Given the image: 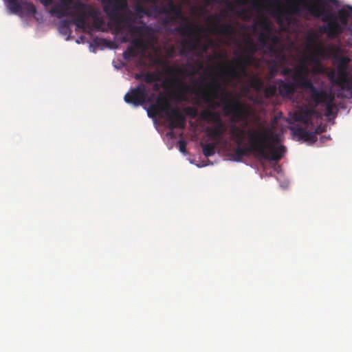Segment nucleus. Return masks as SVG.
I'll return each mask as SVG.
<instances>
[{
  "instance_id": "f257e3e1",
  "label": "nucleus",
  "mask_w": 352,
  "mask_h": 352,
  "mask_svg": "<svg viewBox=\"0 0 352 352\" xmlns=\"http://www.w3.org/2000/svg\"><path fill=\"white\" fill-rule=\"evenodd\" d=\"M230 133L237 146L233 150V157L241 161L249 153H253L262 159L278 162L283 157L285 147L276 146L272 129L263 124L250 128L247 131L236 125H232Z\"/></svg>"
},
{
  "instance_id": "f03ea898",
  "label": "nucleus",
  "mask_w": 352,
  "mask_h": 352,
  "mask_svg": "<svg viewBox=\"0 0 352 352\" xmlns=\"http://www.w3.org/2000/svg\"><path fill=\"white\" fill-rule=\"evenodd\" d=\"M302 11H307L312 16L321 18L323 22L329 23L330 38L339 37L346 30L338 20L336 13L327 9L323 0H295L289 7V12L300 15Z\"/></svg>"
},
{
  "instance_id": "7ed1b4c3",
  "label": "nucleus",
  "mask_w": 352,
  "mask_h": 352,
  "mask_svg": "<svg viewBox=\"0 0 352 352\" xmlns=\"http://www.w3.org/2000/svg\"><path fill=\"white\" fill-rule=\"evenodd\" d=\"M173 87L179 89L177 94V100L180 102L187 101V94L193 93L200 97L202 101L211 109L214 110L220 107L221 104L216 100L219 97L221 90V84L217 78H212L208 82L201 80L196 82L195 86H191L182 82L179 78H175V84Z\"/></svg>"
},
{
  "instance_id": "20e7f679",
  "label": "nucleus",
  "mask_w": 352,
  "mask_h": 352,
  "mask_svg": "<svg viewBox=\"0 0 352 352\" xmlns=\"http://www.w3.org/2000/svg\"><path fill=\"white\" fill-rule=\"evenodd\" d=\"M147 113L150 117H155L160 113H164L171 129L185 127V116L179 109L171 108L168 99L163 93H160L155 102L149 105Z\"/></svg>"
},
{
  "instance_id": "39448f33",
  "label": "nucleus",
  "mask_w": 352,
  "mask_h": 352,
  "mask_svg": "<svg viewBox=\"0 0 352 352\" xmlns=\"http://www.w3.org/2000/svg\"><path fill=\"white\" fill-rule=\"evenodd\" d=\"M316 113V110L313 109H303L294 113V120L297 122H300L304 125L302 126L297 124L291 129L293 135L297 137L299 140L314 143L316 141L317 135L322 132L320 126L317 127L314 132L307 131L308 128L312 129L314 127L311 119L312 116Z\"/></svg>"
},
{
  "instance_id": "423d86ee",
  "label": "nucleus",
  "mask_w": 352,
  "mask_h": 352,
  "mask_svg": "<svg viewBox=\"0 0 352 352\" xmlns=\"http://www.w3.org/2000/svg\"><path fill=\"white\" fill-rule=\"evenodd\" d=\"M307 72L308 69L305 65H298L295 68V71L292 75V80L296 84V90L298 88H301L305 91H309L313 101L318 104L326 98L327 92L323 89L316 88L311 80L307 76Z\"/></svg>"
},
{
  "instance_id": "0eeeda50",
  "label": "nucleus",
  "mask_w": 352,
  "mask_h": 352,
  "mask_svg": "<svg viewBox=\"0 0 352 352\" xmlns=\"http://www.w3.org/2000/svg\"><path fill=\"white\" fill-rule=\"evenodd\" d=\"M104 12L120 32L125 28L129 18L125 15L129 6L126 0H100Z\"/></svg>"
},
{
  "instance_id": "6e6552de",
  "label": "nucleus",
  "mask_w": 352,
  "mask_h": 352,
  "mask_svg": "<svg viewBox=\"0 0 352 352\" xmlns=\"http://www.w3.org/2000/svg\"><path fill=\"white\" fill-rule=\"evenodd\" d=\"M341 52L339 45L330 43L329 50L320 55L322 56V59L324 60L332 59L336 62L337 73L351 82V86L348 89L352 91V75H349L352 72V59L349 56H340Z\"/></svg>"
},
{
  "instance_id": "1a4fd4ad",
  "label": "nucleus",
  "mask_w": 352,
  "mask_h": 352,
  "mask_svg": "<svg viewBox=\"0 0 352 352\" xmlns=\"http://www.w3.org/2000/svg\"><path fill=\"white\" fill-rule=\"evenodd\" d=\"M221 102L223 105V111L226 116H230L232 122H243L245 126L248 124L250 118L249 107L244 103L234 98L223 97Z\"/></svg>"
},
{
  "instance_id": "9d476101",
  "label": "nucleus",
  "mask_w": 352,
  "mask_h": 352,
  "mask_svg": "<svg viewBox=\"0 0 352 352\" xmlns=\"http://www.w3.org/2000/svg\"><path fill=\"white\" fill-rule=\"evenodd\" d=\"M260 43L265 47V54L274 58L276 62H282L285 60L283 45L280 43L279 36L270 35L261 32L258 37Z\"/></svg>"
},
{
  "instance_id": "9b49d317",
  "label": "nucleus",
  "mask_w": 352,
  "mask_h": 352,
  "mask_svg": "<svg viewBox=\"0 0 352 352\" xmlns=\"http://www.w3.org/2000/svg\"><path fill=\"white\" fill-rule=\"evenodd\" d=\"M233 61L235 67L232 64H229L226 69H220L223 76L228 81L241 80L245 77L248 74L247 68L251 64L250 57L246 55H239Z\"/></svg>"
},
{
  "instance_id": "f8f14e48",
  "label": "nucleus",
  "mask_w": 352,
  "mask_h": 352,
  "mask_svg": "<svg viewBox=\"0 0 352 352\" xmlns=\"http://www.w3.org/2000/svg\"><path fill=\"white\" fill-rule=\"evenodd\" d=\"M126 28L131 36L133 37L131 46L134 47L139 52L140 50L144 51L147 48L148 41L146 39L153 35L152 29L146 25H135L133 24L127 25Z\"/></svg>"
},
{
  "instance_id": "ddd939ff",
  "label": "nucleus",
  "mask_w": 352,
  "mask_h": 352,
  "mask_svg": "<svg viewBox=\"0 0 352 352\" xmlns=\"http://www.w3.org/2000/svg\"><path fill=\"white\" fill-rule=\"evenodd\" d=\"M95 14V10L91 6H87L80 1H75L74 11L71 15L76 16L72 22L76 26L85 30L89 27L88 20Z\"/></svg>"
},
{
  "instance_id": "4468645a",
  "label": "nucleus",
  "mask_w": 352,
  "mask_h": 352,
  "mask_svg": "<svg viewBox=\"0 0 352 352\" xmlns=\"http://www.w3.org/2000/svg\"><path fill=\"white\" fill-rule=\"evenodd\" d=\"M147 88L146 85L140 82L135 87L131 88L124 95L125 102L134 107H139L146 104L147 100Z\"/></svg>"
},
{
  "instance_id": "2eb2a0df",
  "label": "nucleus",
  "mask_w": 352,
  "mask_h": 352,
  "mask_svg": "<svg viewBox=\"0 0 352 352\" xmlns=\"http://www.w3.org/2000/svg\"><path fill=\"white\" fill-rule=\"evenodd\" d=\"M210 27L209 32L214 34H221L228 38L232 37L236 34V29L231 23H221V18L219 15L210 16L208 17Z\"/></svg>"
},
{
  "instance_id": "dca6fc26",
  "label": "nucleus",
  "mask_w": 352,
  "mask_h": 352,
  "mask_svg": "<svg viewBox=\"0 0 352 352\" xmlns=\"http://www.w3.org/2000/svg\"><path fill=\"white\" fill-rule=\"evenodd\" d=\"M306 41L308 44L307 45V50L311 52V54H316L322 58L321 54H324L329 50V45H324L320 41V35L313 31L308 32L306 36Z\"/></svg>"
},
{
  "instance_id": "f3484780",
  "label": "nucleus",
  "mask_w": 352,
  "mask_h": 352,
  "mask_svg": "<svg viewBox=\"0 0 352 352\" xmlns=\"http://www.w3.org/2000/svg\"><path fill=\"white\" fill-rule=\"evenodd\" d=\"M329 80V81L333 83L338 85L341 90L344 92L342 97L346 98H352V91L349 89L348 88L351 86V82L346 78H344L339 76V74L333 69H331L330 71L327 70V73L325 74Z\"/></svg>"
},
{
  "instance_id": "a211bd4d",
  "label": "nucleus",
  "mask_w": 352,
  "mask_h": 352,
  "mask_svg": "<svg viewBox=\"0 0 352 352\" xmlns=\"http://www.w3.org/2000/svg\"><path fill=\"white\" fill-rule=\"evenodd\" d=\"M198 38H185L181 43L182 48L180 54L187 56L190 52L200 50L201 54L206 53L208 49L206 44H199Z\"/></svg>"
},
{
  "instance_id": "6ab92c4d",
  "label": "nucleus",
  "mask_w": 352,
  "mask_h": 352,
  "mask_svg": "<svg viewBox=\"0 0 352 352\" xmlns=\"http://www.w3.org/2000/svg\"><path fill=\"white\" fill-rule=\"evenodd\" d=\"M60 3L55 4L50 10V14L55 15L57 18H62L72 14L74 11V4L75 2L73 0H60Z\"/></svg>"
},
{
  "instance_id": "aec40b11",
  "label": "nucleus",
  "mask_w": 352,
  "mask_h": 352,
  "mask_svg": "<svg viewBox=\"0 0 352 352\" xmlns=\"http://www.w3.org/2000/svg\"><path fill=\"white\" fill-rule=\"evenodd\" d=\"M276 82L278 85V93L283 98H291L297 91L296 84L293 80L278 79Z\"/></svg>"
},
{
  "instance_id": "412c9836",
  "label": "nucleus",
  "mask_w": 352,
  "mask_h": 352,
  "mask_svg": "<svg viewBox=\"0 0 352 352\" xmlns=\"http://www.w3.org/2000/svg\"><path fill=\"white\" fill-rule=\"evenodd\" d=\"M219 121H214V125L208 127L206 133L208 137L214 141L220 140L223 138L224 133L226 131V128L221 118L218 119Z\"/></svg>"
},
{
  "instance_id": "4be33fe9",
  "label": "nucleus",
  "mask_w": 352,
  "mask_h": 352,
  "mask_svg": "<svg viewBox=\"0 0 352 352\" xmlns=\"http://www.w3.org/2000/svg\"><path fill=\"white\" fill-rule=\"evenodd\" d=\"M167 73L171 76V85L175 84V78H179L182 80V78H185L187 76H192L194 74V72L191 69H188L185 67H168L167 69Z\"/></svg>"
},
{
  "instance_id": "5701e85b",
  "label": "nucleus",
  "mask_w": 352,
  "mask_h": 352,
  "mask_svg": "<svg viewBox=\"0 0 352 352\" xmlns=\"http://www.w3.org/2000/svg\"><path fill=\"white\" fill-rule=\"evenodd\" d=\"M309 59L311 63H313V67L311 69V73L313 74L324 75L327 73L328 68L321 63V60H323L320 58V56L316 55V54H310Z\"/></svg>"
},
{
  "instance_id": "b1692460",
  "label": "nucleus",
  "mask_w": 352,
  "mask_h": 352,
  "mask_svg": "<svg viewBox=\"0 0 352 352\" xmlns=\"http://www.w3.org/2000/svg\"><path fill=\"white\" fill-rule=\"evenodd\" d=\"M336 14L338 21L347 30L348 27L351 25L349 23V19L352 17V6H348L346 8H342Z\"/></svg>"
},
{
  "instance_id": "393cba45",
  "label": "nucleus",
  "mask_w": 352,
  "mask_h": 352,
  "mask_svg": "<svg viewBox=\"0 0 352 352\" xmlns=\"http://www.w3.org/2000/svg\"><path fill=\"white\" fill-rule=\"evenodd\" d=\"M166 9L167 11L166 16H170L172 20L183 19V14L181 6L175 4L173 1L170 0L166 4Z\"/></svg>"
},
{
  "instance_id": "a878e982",
  "label": "nucleus",
  "mask_w": 352,
  "mask_h": 352,
  "mask_svg": "<svg viewBox=\"0 0 352 352\" xmlns=\"http://www.w3.org/2000/svg\"><path fill=\"white\" fill-rule=\"evenodd\" d=\"M194 25L191 24H181L175 28V31L179 34L186 36V38H192L191 36L194 33Z\"/></svg>"
},
{
  "instance_id": "bb28decb",
  "label": "nucleus",
  "mask_w": 352,
  "mask_h": 352,
  "mask_svg": "<svg viewBox=\"0 0 352 352\" xmlns=\"http://www.w3.org/2000/svg\"><path fill=\"white\" fill-rule=\"evenodd\" d=\"M333 97L327 93V96L326 97V98L323 101L320 102L317 104H323L324 105L326 116H330L333 113V110L335 107L333 104Z\"/></svg>"
},
{
  "instance_id": "cd10ccee",
  "label": "nucleus",
  "mask_w": 352,
  "mask_h": 352,
  "mask_svg": "<svg viewBox=\"0 0 352 352\" xmlns=\"http://www.w3.org/2000/svg\"><path fill=\"white\" fill-rule=\"evenodd\" d=\"M201 118L207 122H214L219 121L218 119L221 118V116L219 112L210 111V110H204L201 113Z\"/></svg>"
},
{
  "instance_id": "c85d7f7f",
  "label": "nucleus",
  "mask_w": 352,
  "mask_h": 352,
  "mask_svg": "<svg viewBox=\"0 0 352 352\" xmlns=\"http://www.w3.org/2000/svg\"><path fill=\"white\" fill-rule=\"evenodd\" d=\"M217 145V142H216L202 144L201 147L204 155L207 157L212 156L215 153Z\"/></svg>"
},
{
  "instance_id": "c756f323",
  "label": "nucleus",
  "mask_w": 352,
  "mask_h": 352,
  "mask_svg": "<svg viewBox=\"0 0 352 352\" xmlns=\"http://www.w3.org/2000/svg\"><path fill=\"white\" fill-rule=\"evenodd\" d=\"M245 46L249 52L250 53V55H248L247 56H250V59L252 58V56L257 52L258 47L256 44L254 42V41L251 38H248L245 41Z\"/></svg>"
},
{
  "instance_id": "7c9ffc66",
  "label": "nucleus",
  "mask_w": 352,
  "mask_h": 352,
  "mask_svg": "<svg viewBox=\"0 0 352 352\" xmlns=\"http://www.w3.org/2000/svg\"><path fill=\"white\" fill-rule=\"evenodd\" d=\"M139 52L134 47L129 46L123 53L124 59L129 60L131 58L135 57Z\"/></svg>"
},
{
  "instance_id": "2f4dec72",
  "label": "nucleus",
  "mask_w": 352,
  "mask_h": 352,
  "mask_svg": "<svg viewBox=\"0 0 352 352\" xmlns=\"http://www.w3.org/2000/svg\"><path fill=\"white\" fill-rule=\"evenodd\" d=\"M91 17L94 19V22H93L94 28L98 30H101L102 27L104 24V22L103 19L97 14V12L96 10H95L94 15L92 16Z\"/></svg>"
},
{
  "instance_id": "473e14b6",
  "label": "nucleus",
  "mask_w": 352,
  "mask_h": 352,
  "mask_svg": "<svg viewBox=\"0 0 352 352\" xmlns=\"http://www.w3.org/2000/svg\"><path fill=\"white\" fill-rule=\"evenodd\" d=\"M135 12L138 16L142 17L143 15H149L148 10L140 3L135 6Z\"/></svg>"
},
{
  "instance_id": "72a5a7b5",
  "label": "nucleus",
  "mask_w": 352,
  "mask_h": 352,
  "mask_svg": "<svg viewBox=\"0 0 352 352\" xmlns=\"http://www.w3.org/2000/svg\"><path fill=\"white\" fill-rule=\"evenodd\" d=\"M277 89L276 85H271L266 87L264 91L265 96L267 98L274 97L276 94Z\"/></svg>"
},
{
  "instance_id": "f704fd0d",
  "label": "nucleus",
  "mask_w": 352,
  "mask_h": 352,
  "mask_svg": "<svg viewBox=\"0 0 352 352\" xmlns=\"http://www.w3.org/2000/svg\"><path fill=\"white\" fill-rule=\"evenodd\" d=\"M144 80L146 83H153L159 80L158 74L156 73H147L144 76Z\"/></svg>"
},
{
  "instance_id": "c9c22d12",
  "label": "nucleus",
  "mask_w": 352,
  "mask_h": 352,
  "mask_svg": "<svg viewBox=\"0 0 352 352\" xmlns=\"http://www.w3.org/2000/svg\"><path fill=\"white\" fill-rule=\"evenodd\" d=\"M10 10L13 13H17L21 10V6L17 0L11 1L10 3Z\"/></svg>"
},
{
  "instance_id": "e433bc0d",
  "label": "nucleus",
  "mask_w": 352,
  "mask_h": 352,
  "mask_svg": "<svg viewBox=\"0 0 352 352\" xmlns=\"http://www.w3.org/2000/svg\"><path fill=\"white\" fill-rule=\"evenodd\" d=\"M184 111L186 113V115L190 116L192 118H195L198 113V111L195 107L190 106L185 107Z\"/></svg>"
},
{
  "instance_id": "4c0bfd02",
  "label": "nucleus",
  "mask_w": 352,
  "mask_h": 352,
  "mask_svg": "<svg viewBox=\"0 0 352 352\" xmlns=\"http://www.w3.org/2000/svg\"><path fill=\"white\" fill-rule=\"evenodd\" d=\"M153 5H154V10L156 12H157L158 14H162L166 15L167 11H166V4L165 5L159 6L157 3V4H153Z\"/></svg>"
},
{
  "instance_id": "58836bf2",
  "label": "nucleus",
  "mask_w": 352,
  "mask_h": 352,
  "mask_svg": "<svg viewBox=\"0 0 352 352\" xmlns=\"http://www.w3.org/2000/svg\"><path fill=\"white\" fill-rule=\"evenodd\" d=\"M252 86L256 89L259 90L263 87V82L258 78H254L252 80Z\"/></svg>"
},
{
  "instance_id": "ea45409f",
  "label": "nucleus",
  "mask_w": 352,
  "mask_h": 352,
  "mask_svg": "<svg viewBox=\"0 0 352 352\" xmlns=\"http://www.w3.org/2000/svg\"><path fill=\"white\" fill-rule=\"evenodd\" d=\"M179 144V150L181 153L186 155L187 153L186 151V142L184 140H179L178 142Z\"/></svg>"
},
{
  "instance_id": "a19ab883",
  "label": "nucleus",
  "mask_w": 352,
  "mask_h": 352,
  "mask_svg": "<svg viewBox=\"0 0 352 352\" xmlns=\"http://www.w3.org/2000/svg\"><path fill=\"white\" fill-rule=\"evenodd\" d=\"M319 30L321 33L326 34L327 37L330 38L329 26L328 23H327L326 25L320 26Z\"/></svg>"
},
{
  "instance_id": "79ce46f5",
  "label": "nucleus",
  "mask_w": 352,
  "mask_h": 352,
  "mask_svg": "<svg viewBox=\"0 0 352 352\" xmlns=\"http://www.w3.org/2000/svg\"><path fill=\"white\" fill-rule=\"evenodd\" d=\"M26 9L27 11L30 14H34L36 12V6L32 3H28L26 4Z\"/></svg>"
},
{
  "instance_id": "37998d69",
  "label": "nucleus",
  "mask_w": 352,
  "mask_h": 352,
  "mask_svg": "<svg viewBox=\"0 0 352 352\" xmlns=\"http://www.w3.org/2000/svg\"><path fill=\"white\" fill-rule=\"evenodd\" d=\"M155 97V94H153V93L149 94V91L147 89V97H146L147 98V100H146V103H151V102H153V100H154Z\"/></svg>"
},
{
  "instance_id": "c03bdc74",
  "label": "nucleus",
  "mask_w": 352,
  "mask_h": 352,
  "mask_svg": "<svg viewBox=\"0 0 352 352\" xmlns=\"http://www.w3.org/2000/svg\"><path fill=\"white\" fill-rule=\"evenodd\" d=\"M175 20H172L170 16H167V18L164 19V25H168L170 22L174 21Z\"/></svg>"
},
{
  "instance_id": "a18cd8bd",
  "label": "nucleus",
  "mask_w": 352,
  "mask_h": 352,
  "mask_svg": "<svg viewBox=\"0 0 352 352\" xmlns=\"http://www.w3.org/2000/svg\"><path fill=\"white\" fill-rule=\"evenodd\" d=\"M61 28H65L66 30L69 29L68 22L66 20L63 21Z\"/></svg>"
},
{
  "instance_id": "49530a36",
  "label": "nucleus",
  "mask_w": 352,
  "mask_h": 352,
  "mask_svg": "<svg viewBox=\"0 0 352 352\" xmlns=\"http://www.w3.org/2000/svg\"><path fill=\"white\" fill-rule=\"evenodd\" d=\"M160 87H161L160 85V84H158V83H157V82H155V83L153 85V91H158L160 89Z\"/></svg>"
},
{
  "instance_id": "de8ad7c7",
  "label": "nucleus",
  "mask_w": 352,
  "mask_h": 352,
  "mask_svg": "<svg viewBox=\"0 0 352 352\" xmlns=\"http://www.w3.org/2000/svg\"><path fill=\"white\" fill-rule=\"evenodd\" d=\"M45 6L51 5L53 2V0H40Z\"/></svg>"
},
{
  "instance_id": "09e8293b",
  "label": "nucleus",
  "mask_w": 352,
  "mask_h": 352,
  "mask_svg": "<svg viewBox=\"0 0 352 352\" xmlns=\"http://www.w3.org/2000/svg\"><path fill=\"white\" fill-rule=\"evenodd\" d=\"M291 69L287 68L282 71L281 74L284 76L288 75L291 72Z\"/></svg>"
},
{
  "instance_id": "8fccbe9b",
  "label": "nucleus",
  "mask_w": 352,
  "mask_h": 352,
  "mask_svg": "<svg viewBox=\"0 0 352 352\" xmlns=\"http://www.w3.org/2000/svg\"><path fill=\"white\" fill-rule=\"evenodd\" d=\"M146 1L151 3L152 4H157L159 0H146Z\"/></svg>"
},
{
  "instance_id": "3c124183",
  "label": "nucleus",
  "mask_w": 352,
  "mask_h": 352,
  "mask_svg": "<svg viewBox=\"0 0 352 352\" xmlns=\"http://www.w3.org/2000/svg\"><path fill=\"white\" fill-rule=\"evenodd\" d=\"M262 27H263V28L264 30H267V31H270L269 26H268V25H267V24H266V23H263L262 24Z\"/></svg>"
},
{
  "instance_id": "603ef678",
  "label": "nucleus",
  "mask_w": 352,
  "mask_h": 352,
  "mask_svg": "<svg viewBox=\"0 0 352 352\" xmlns=\"http://www.w3.org/2000/svg\"><path fill=\"white\" fill-rule=\"evenodd\" d=\"M236 2L238 3V4H241V5H243V4H245V0H235Z\"/></svg>"
},
{
  "instance_id": "864d4df0",
  "label": "nucleus",
  "mask_w": 352,
  "mask_h": 352,
  "mask_svg": "<svg viewBox=\"0 0 352 352\" xmlns=\"http://www.w3.org/2000/svg\"><path fill=\"white\" fill-rule=\"evenodd\" d=\"M352 36V24L348 27V29L346 30Z\"/></svg>"
},
{
  "instance_id": "5fc2aeb1",
  "label": "nucleus",
  "mask_w": 352,
  "mask_h": 352,
  "mask_svg": "<svg viewBox=\"0 0 352 352\" xmlns=\"http://www.w3.org/2000/svg\"><path fill=\"white\" fill-rule=\"evenodd\" d=\"M228 9H229L230 11H232V10H234V7H233L232 4V3H230L228 5Z\"/></svg>"
},
{
  "instance_id": "6e6d98bb",
  "label": "nucleus",
  "mask_w": 352,
  "mask_h": 352,
  "mask_svg": "<svg viewBox=\"0 0 352 352\" xmlns=\"http://www.w3.org/2000/svg\"><path fill=\"white\" fill-rule=\"evenodd\" d=\"M122 41L124 42V43H126L128 41V38L126 36H124L123 38H122Z\"/></svg>"
},
{
  "instance_id": "4d7b16f0",
  "label": "nucleus",
  "mask_w": 352,
  "mask_h": 352,
  "mask_svg": "<svg viewBox=\"0 0 352 352\" xmlns=\"http://www.w3.org/2000/svg\"><path fill=\"white\" fill-rule=\"evenodd\" d=\"M346 45L349 47H352V41H349L347 43H346Z\"/></svg>"
},
{
  "instance_id": "13d9d810",
  "label": "nucleus",
  "mask_w": 352,
  "mask_h": 352,
  "mask_svg": "<svg viewBox=\"0 0 352 352\" xmlns=\"http://www.w3.org/2000/svg\"><path fill=\"white\" fill-rule=\"evenodd\" d=\"M140 77H141V76H140V75H138V74H137V75L135 76V78H136V79H138V78H140Z\"/></svg>"
},
{
  "instance_id": "bf43d9fd",
  "label": "nucleus",
  "mask_w": 352,
  "mask_h": 352,
  "mask_svg": "<svg viewBox=\"0 0 352 352\" xmlns=\"http://www.w3.org/2000/svg\"><path fill=\"white\" fill-rule=\"evenodd\" d=\"M322 138H325L326 140H328V138H326L325 136H323Z\"/></svg>"
}]
</instances>
